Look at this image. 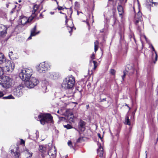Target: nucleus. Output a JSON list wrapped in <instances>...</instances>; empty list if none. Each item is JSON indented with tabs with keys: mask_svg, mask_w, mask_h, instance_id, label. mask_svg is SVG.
<instances>
[{
	"mask_svg": "<svg viewBox=\"0 0 158 158\" xmlns=\"http://www.w3.org/2000/svg\"><path fill=\"white\" fill-rule=\"evenodd\" d=\"M115 71L113 69H111L110 70V73L112 75H114L115 73Z\"/></svg>",
	"mask_w": 158,
	"mask_h": 158,
	"instance_id": "32",
	"label": "nucleus"
},
{
	"mask_svg": "<svg viewBox=\"0 0 158 158\" xmlns=\"http://www.w3.org/2000/svg\"><path fill=\"white\" fill-rule=\"evenodd\" d=\"M9 67L10 68L11 67V69L12 70H13L15 68L14 64L13 62L10 63V65Z\"/></svg>",
	"mask_w": 158,
	"mask_h": 158,
	"instance_id": "31",
	"label": "nucleus"
},
{
	"mask_svg": "<svg viewBox=\"0 0 158 158\" xmlns=\"http://www.w3.org/2000/svg\"><path fill=\"white\" fill-rule=\"evenodd\" d=\"M56 149L55 147H53L49 150L48 153L50 158H56Z\"/></svg>",
	"mask_w": 158,
	"mask_h": 158,
	"instance_id": "11",
	"label": "nucleus"
},
{
	"mask_svg": "<svg viewBox=\"0 0 158 158\" xmlns=\"http://www.w3.org/2000/svg\"><path fill=\"white\" fill-rule=\"evenodd\" d=\"M13 54V52H10L9 53V56L11 58V56H12V54Z\"/></svg>",
	"mask_w": 158,
	"mask_h": 158,
	"instance_id": "38",
	"label": "nucleus"
},
{
	"mask_svg": "<svg viewBox=\"0 0 158 158\" xmlns=\"http://www.w3.org/2000/svg\"><path fill=\"white\" fill-rule=\"evenodd\" d=\"M21 2V0L19 1V2Z\"/></svg>",
	"mask_w": 158,
	"mask_h": 158,
	"instance_id": "54",
	"label": "nucleus"
},
{
	"mask_svg": "<svg viewBox=\"0 0 158 158\" xmlns=\"http://www.w3.org/2000/svg\"><path fill=\"white\" fill-rule=\"evenodd\" d=\"M152 51H154L155 53V57H154L155 60H154V58H153V57H152V60H153L154 63H156V62L157 60V53H156V51L155 50L154 48V47H153V46H152Z\"/></svg>",
	"mask_w": 158,
	"mask_h": 158,
	"instance_id": "24",
	"label": "nucleus"
},
{
	"mask_svg": "<svg viewBox=\"0 0 158 158\" xmlns=\"http://www.w3.org/2000/svg\"><path fill=\"white\" fill-rule=\"evenodd\" d=\"M117 9L119 15H122L124 12L122 6L120 5H118L117 7Z\"/></svg>",
	"mask_w": 158,
	"mask_h": 158,
	"instance_id": "21",
	"label": "nucleus"
},
{
	"mask_svg": "<svg viewBox=\"0 0 158 158\" xmlns=\"http://www.w3.org/2000/svg\"><path fill=\"white\" fill-rule=\"evenodd\" d=\"M68 29L69 30H70V31H69V32L71 34V33H72V27H69V28H68Z\"/></svg>",
	"mask_w": 158,
	"mask_h": 158,
	"instance_id": "39",
	"label": "nucleus"
},
{
	"mask_svg": "<svg viewBox=\"0 0 158 158\" xmlns=\"http://www.w3.org/2000/svg\"><path fill=\"white\" fill-rule=\"evenodd\" d=\"M153 3H154L155 5H157V3L153 2L152 0H146V4L147 6H152Z\"/></svg>",
	"mask_w": 158,
	"mask_h": 158,
	"instance_id": "22",
	"label": "nucleus"
},
{
	"mask_svg": "<svg viewBox=\"0 0 158 158\" xmlns=\"http://www.w3.org/2000/svg\"><path fill=\"white\" fill-rule=\"evenodd\" d=\"M11 151L12 152H13L14 154L15 155V157L16 158H19V156L20 155V153L18 152H14L13 151H12V150H11Z\"/></svg>",
	"mask_w": 158,
	"mask_h": 158,
	"instance_id": "29",
	"label": "nucleus"
},
{
	"mask_svg": "<svg viewBox=\"0 0 158 158\" xmlns=\"http://www.w3.org/2000/svg\"><path fill=\"white\" fill-rule=\"evenodd\" d=\"M33 10L32 11L31 17L34 16V19L37 15L38 12L37 11L38 8V6L37 5H34L33 6Z\"/></svg>",
	"mask_w": 158,
	"mask_h": 158,
	"instance_id": "12",
	"label": "nucleus"
},
{
	"mask_svg": "<svg viewBox=\"0 0 158 158\" xmlns=\"http://www.w3.org/2000/svg\"><path fill=\"white\" fill-rule=\"evenodd\" d=\"M8 27L5 25L0 24V35L3 37H5L7 34V30Z\"/></svg>",
	"mask_w": 158,
	"mask_h": 158,
	"instance_id": "8",
	"label": "nucleus"
},
{
	"mask_svg": "<svg viewBox=\"0 0 158 158\" xmlns=\"http://www.w3.org/2000/svg\"><path fill=\"white\" fill-rule=\"evenodd\" d=\"M134 21L137 27V30L140 32L144 28V24L143 20Z\"/></svg>",
	"mask_w": 158,
	"mask_h": 158,
	"instance_id": "9",
	"label": "nucleus"
},
{
	"mask_svg": "<svg viewBox=\"0 0 158 158\" xmlns=\"http://www.w3.org/2000/svg\"><path fill=\"white\" fill-rule=\"evenodd\" d=\"M50 67H48V64L44 62L40 63L37 67V70L40 73H44Z\"/></svg>",
	"mask_w": 158,
	"mask_h": 158,
	"instance_id": "6",
	"label": "nucleus"
},
{
	"mask_svg": "<svg viewBox=\"0 0 158 158\" xmlns=\"http://www.w3.org/2000/svg\"><path fill=\"white\" fill-rule=\"evenodd\" d=\"M75 83V78L72 75L68 76L63 80L61 87L65 89H71L73 87Z\"/></svg>",
	"mask_w": 158,
	"mask_h": 158,
	"instance_id": "1",
	"label": "nucleus"
},
{
	"mask_svg": "<svg viewBox=\"0 0 158 158\" xmlns=\"http://www.w3.org/2000/svg\"><path fill=\"white\" fill-rule=\"evenodd\" d=\"M4 95L2 91H0V97H2Z\"/></svg>",
	"mask_w": 158,
	"mask_h": 158,
	"instance_id": "41",
	"label": "nucleus"
},
{
	"mask_svg": "<svg viewBox=\"0 0 158 158\" xmlns=\"http://www.w3.org/2000/svg\"><path fill=\"white\" fill-rule=\"evenodd\" d=\"M20 143L21 144H24L25 143V141L23 140V139H21V142Z\"/></svg>",
	"mask_w": 158,
	"mask_h": 158,
	"instance_id": "40",
	"label": "nucleus"
},
{
	"mask_svg": "<svg viewBox=\"0 0 158 158\" xmlns=\"http://www.w3.org/2000/svg\"><path fill=\"white\" fill-rule=\"evenodd\" d=\"M4 73L3 70L1 67H0V77Z\"/></svg>",
	"mask_w": 158,
	"mask_h": 158,
	"instance_id": "33",
	"label": "nucleus"
},
{
	"mask_svg": "<svg viewBox=\"0 0 158 158\" xmlns=\"http://www.w3.org/2000/svg\"><path fill=\"white\" fill-rule=\"evenodd\" d=\"M106 98H103L102 99H101V101H100V102H102L103 101H106Z\"/></svg>",
	"mask_w": 158,
	"mask_h": 158,
	"instance_id": "44",
	"label": "nucleus"
},
{
	"mask_svg": "<svg viewBox=\"0 0 158 158\" xmlns=\"http://www.w3.org/2000/svg\"><path fill=\"white\" fill-rule=\"evenodd\" d=\"M54 0L56 1H56H57L56 0Z\"/></svg>",
	"mask_w": 158,
	"mask_h": 158,
	"instance_id": "58",
	"label": "nucleus"
},
{
	"mask_svg": "<svg viewBox=\"0 0 158 158\" xmlns=\"http://www.w3.org/2000/svg\"><path fill=\"white\" fill-rule=\"evenodd\" d=\"M31 36V35H30V36H29L28 38V39L29 40H30L31 39V37L32 36Z\"/></svg>",
	"mask_w": 158,
	"mask_h": 158,
	"instance_id": "45",
	"label": "nucleus"
},
{
	"mask_svg": "<svg viewBox=\"0 0 158 158\" xmlns=\"http://www.w3.org/2000/svg\"><path fill=\"white\" fill-rule=\"evenodd\" d=\"M59 110H58L57 111V113H59Z\"/></svg>",
	"mask_w": 158,
	"mask_h": 158,
	"instance_id": "53",
	"label": "nucleus"
},
{
	"mask_svg": "<svg viewBox=\"0 0 158 158\" xmlns=\"http://www.w3.org/2000/svg\"><path fill=\"white\" fill-rule=\"evenodd\" d=\"M94 51L96 52L98 48V45L99 42L98 40H96L94 43Z\"/></svg>",
	"mask_w": 158,
	"mask_h": 158,
	"instance_id": "25",
	"label": "nucleus"
},
{
	"mask_svg": "<svg viewBox=\"0 0 158 158\" xmlns=\"http://www.w3.org/2000/svg\"><path fill=\"white\" fill-rule=\"evenodd\" d=\"M57 9H58V10H63L64 9V8H63V7L60 6H59V5H58V7H57Z\"/></svg>",
	"mask_w": 158,
	"mask_h": 158,
	"instance_id": "34",
	"label": "nucleus"
},
{
	"mask_svg": "<svg viewBox=\"0 0 158 158\" xmlns=\"http://www.w3.org/2000/svg\"><path fill=\"white\" fill-rule=\"evenodd\" d=\"M38 118L40 123L43 125L46 123L51 122L53 118L51 114H41L38 115Z\"/></svg>",
	"mask_w": 158,
	"mask_h": 158,
	"instance_id": "4",
	"label": "nucleus"
},
{
	"mask_svg": "<svg viewBox=\"0 0 158 158\" xmlns=\"http://www.w3.org/2000/svg\"><path fill=\"white\" fill-rule=\"evenodd\" d=\"M68 144L69 146L71 147L72 145V142L71 141H69Z\"/></svg>",
	"mask_w": 158,
	"mask_h": 158,
	"instance_id": "36",
	"label": "nucleus"
},
{
	"mask_svg": "<svg viewBox=\"0 0 158 158\" xmlns=\"http://www.w3.org/2000/svg\"><path fill=\"white\" fill-rule=\"evenodd\" d=\"M27 153L29 155L28 156V157H31L32 155V153H30L28 151H27Z\"/></svg>",
	"mask_w": 158,
	"mask_h": 158,
	"instance_id": "37",
	"label": "nucleus"
},
{
	"mask_svg": "<svg viewBox=\"0 0 158 158\" xmlns=\"http://www.w3.org/2000/svg\"><path fill=\"white\" fill-rule=\"evenodd\" d=\"M44 88L46 89H47V87H44Z\"/></svg>",
	"mask_w": 158,
	"mask_h": 158,
	"instance_id": "52",
	"label": "nucleus"
},
{
	"mask_svg": "<svg viewBox=\"0 0 158 158\" xmlns=\"http://www.w3.org/2000/svg\"><path fill=\"white\" fill-rule=\"evenodd\" d=\"M157 93L158 94V86L157 88Z\"/></svg>",
	"mask_w": 158,
	"mask_h": 158,
	"instance_id": "47",
	"label": "nucleus"
},
{
	"mask_svg": "<svg viewBox=\"0 0 158 158\" xmlns=\"http://www.w3.org/2000/svg\"><path fill=\"white\" fill-rule=\"evenodd\" d=\"M20 22L22 25L24 26L25 25L29 24L34 19V16H31L28 18L25 16H21L20 17Z\"/></svg>",
	"mask_w": 158,
	"mask_h": 158,
	"instance_id": "7",
	"label": "nucleus"
},
{
	"mask_svg": "<svg viewBox=\"0 0 158 158\" xmlns=\"http://www.w3.org/2000/svg\"><path fill=\"white\" fill-rule=\"evenodd\" d=\"M74 117L73 114L71 112L68 114L67 119L69 123L74 122Z\"/></svg>",
	"mask_w": 158,
	"mask_h": 158,
	"instance_id": "18",
	"label": "nucleus"
},
{
	"mask_svg": "<svg viewBox=\"0 0 158 158\" xmlns=\"http://www.w3.org/2000/svg\"><path fill=\"white\" fill-rule=\"evenodd\" d=\"M92 62H93L94 63V69L95 70V69H96V68H97V67L98 66L97 62L96 61H94V60L92 61V60H90V63H91Z\"/></svg>",
	"mask_w": 158,
	"mask_h": 158,
	"instance_id": "26",
	"label": "nucleus"
},
{
	"mask_svg": "<svg viewBox=\"0 0 158 158\" xmlns=\"http://www.w3.org/2000/svg\"><path fill=\"white\" fill-rule=\"evenodd\" d=\"M50 13H51V14H54V12H50Z\"/></svg>",
	"mask_w": 158,
	"mask_h": 158,
	"instance_id": "48",
	"label": "nucleus"
},
{
	"mask_svg": "<svg viewBox=\"0 0 158 158\" xmlns=\"http://www.w3.org/2000/svg\"><path fill=\"white\" fill-rule=\"evenodd\" d=\"M98 136L99 137V138H100V139H102V138L101 137L100 134L99 133H98Z\"/></svg>",
	"mask_w": 158,
	"mask_h": 158,
	"instance_id": "43",
	"label": "nucleus"
},
{
	"mask_svg": "<svg viewBox=\"0 0 158 158\" xmlns=\"http://www.w3.org/2000/svg\"><path fill=\"white\" fill-rule=\"evenodd\" d=\"M36 29V26L35 25L34 27L31 30V36H35L36 35L40 33V31L36 32L35 31Z\"/></svg>",
	"mask_w": 158,
	"mask_h": 158,
	"instance_id": "20",
	"label": "nucleus"
},
{
	"mask_svg": "<svg viewBox=\"0 0 158 158\" xmlns=\"http://www.w3.org/2000/svg\"><path fill=\"white\" fill-rule=\"evenodd\" d=\"M39 150L42 153L41 156L44 157L45 155V153H46L47 149L45 147L42 145L39 146Z\"/></svg>",
	"mask_w": 158,
	"mask_h": 158,
	"instance_id": "15",
	"label": "nucleus"
},
{
	"mask_svg": "<svg viewBox=\"0 0 158 158\" xmlns=\"http://www.w3.org/2000/svg\"><path fill=\"white\" fill-rule=\"evenodd\" d=\"M4 99H14V97L12 95H10L4 97L3 98Z\"/></svg>",
	"mask_w": 158,
	"mask_h": 158,
	"instance_id": "27",
	"label": "nucleus"
},
{
	"mask_svg": "<svg viewBox=\"0 0 158 158\" xmlns=\"http://www.w3.org/2000/svg\"><path fill=\"white\" fill-rule=\"evenodd\" d=\"M81 139V138H79L77 139V142H80V140Z\"/></svg>",
	"mask_w": 158,
	"mask_h": 158,
	"instance_id": "42",
	"label": "nucleus"
},
{
	"mask_svg": "<svg viewBox=\"0 0 158 158\" xmlns=\"http://www.w3.org/2000/svg\"><path fill=\"white\" fill-rule=\"evenodd\" d=\"M113 0H109V1H112ZM121 1H122L123 0H120Z\"/></svg>",
	"mask_w": 158,
	"mask_h": 158,
	"instance_id": "49",
	"label": "nucleus"
},
{
	"mask_svg": "<svg viewBox=\"0 0 158 158\" xmlns=\"http://www.w3.org/2000/svg\"><path fill=\"white\" fill-rule=\"evenodd\" d=\"M33 70L31 68H25L22 70L21 72L19 74V76L25 82L31 77V76Z\"/></svg>",
	"mask_w": 158,
	"mask_h": 158,
	"instance_id": "3",
	"label": "nucleus"
},
{
	"mask_svg": "<svg viewBox=\"0 0 158 158\" xmlns=\"http://www.w3.org/2000/svg\"><path fill=\"white\" fill-rule=\"evenodd\" d=\"M95 58V56L94 54V53H93L92 54V55L90 57V58L91 59L93 60V59H94Z\"/></svg>",
	"mask_w": 158,
	"mask_h": 158,
	"instance_id": "35",
	"label": "nucleus"
},
{
	"mask_svg": "<svg viewBox=\"0 0 158 158\" xmlns=\"http://www.w3.org/2000/svg\"><path fill=\"white\" fill-rule=\"evenodd\" d=\"M134 72V69L131 68V69H130V70H126L123 71V75L122 76V78L123 80H124V78L125 77V76L127 74V72H129L130 73H133Z\"/></svg>",
	"mask_w": 158,
	"mask_h": 158,
	"instance_id": "19",
	"label": "nucleus"
},
{
	"mask_svg": "<svg viewBox=\"0 0 158 158\" xmlns=\"http://www.w3.org/2000/svg\"><path fill=\"white\" fill-rule=\"evenodd\" d=\"M64 127L66 128L67 129H70L72 128V126L69 124H67V125H64Z\"/></svg>",
	"mask_w": 158,
	"mask_h": 158,
	"instance_id": "30",
	"label": "nucleus"
},
{
	"mask_svg": "<svg viewBox=\"0 0 158 158\" xmlns=\"http://www.w3.org/2000/svg\"><path fill=\"white\" fill-rule=\"evenodd\" d=\"M127 0H126V2Z\"/></svg>",
	"mask_w": 158,
	"mask_h": 158,
	"instance_id": "59",
	"label": "nucleus"
},
{
	"mask_svg": "<svg viewBox=\"0 0 158 158\" xmlns=\"http://www.w3.org/2000/svg\"><path fill=\"white\" fill-rule=\"evenodd\" d=\"M126 121H125V123L127 125H130V120L129 119V117L128 116H127L125 118Z\"/></svg>",
	"mask_w": 158,
	"mask_h": 158,
	"instance_id": "28",
	"label": "nucleus"
},
{
	"mask_svg": "<svg viewBox=\"0 0 158 158\" xmlns=\"http://www.w3.org/2000/svg\"><path fill=\"white\" fill-rule=\"evenodd\" d=\"M87 24L88 25H89V23H87Z\"/></svg>",
	"mask_w": 158,
	"mask_h": 158,
	"instance_id": "57",
	"label": "nucleus"
},
{
	"mask_svg": "<svg viewBox=\"0 0 158 158\" xmlns=\"http://www.w3.org/2000/svg\"><path fill=\"white\" fill-rule=\"evenodd\" d=\"M99 148L97 149L98 155L100 157H102L103 155V149L100 144L98 145Z\"/></svg>",
	"mask_w": 158,
	"mask_h": 158,
	"instance_id": "14",
	"label": "nucleus"
},
{
	"mask_svg": "<svg viewBox=\"0 0 158 158\" xmlns=\"http://www.w3.org/2000/svg\"><path fill=\"white\" fill-rule=\"evenodd\" d=\"M14 94L18 97L21 96L23 95L22 90L19 87L17 88L14 92Z\"/></svg>",
	"mask_w": 158,
	"mask_h": 158,
	"instance_id": "16",
	"label": "nucleus"
},
{
	"mask_svg": "<svg viewBox=\"0 0 158 158\" xmlns=\"http://www.w3.org/2000/svg\"><path fill=\"white\" fill-rule=\"evenodd\" d=\"M41 15H42V14H40V16H41Z\"/></svg>",
	"mask_w": 158,
	"mask_h": 158,
	"instance_id": "56",
	"label": "nucleus"
},
{
	"mask_svg": "<svg viewBox=\"0 0 158 158\" xmlns=\"http://www.w3.org/2000/svg\"><path fill=\"white\" fill-rule=\"evenodd\" d=\"M39 82V81L35 78L31 77L28 80L24 82V86L28 88H31L36 85Z\"/></svg>",
	"mask_w": 158,
	"mask_h": 158,
	"instance_id": "5",
	"label": "nucleus"
},
{
	"mask_svg": "<svg viewBox=\"0 0 158 158\" xmlns=\"http://www.w3.org/2000/svg\"><path fill=\"white\" fill-rule=\"evenodd\" d=\"M60 77V74L58 72H53L49 73L48 74V77L54 80H56L59 79Z\"/></svg>",
	"mask_w": 158,
	"mask_h": 158,
	"instance_id": "10",
	"label": "nucleus"
},
{
	"mask_svg": "<svg viewBox=\"0 0 158 158\" xmlns=\"http://www.w3.org/2000/svg\"><path fill=\"white\" fill-rule=\"evenodd\" d=\"M60 14H63V13L62 12H61V11H60Z\"/></svg>",
	"mask_w": 158,
	"mask_h": 158,
	"instance_id": "51",
	"label": "nucleus"
},
{
	"mask_svg": "<svg viewBox=\"0 0 158 158\" xmlns=\"http://www.w3.org/2000/svg\"><path fill=\"white\" fill-rule=\"evenodd\" d=\"M145 155H146V158H147V151H146L145 152Z\"/></svg>",
	"mask_w": 158,
	"mask_h": 158,
	"instance_id": "46",
	"label": "nucleus"
},
{
	"mask_svg": "<svg viewBox=\"0 0 158 158\" xmlns=\"http://www.w3.org/2000/svg\"><path fill=\"white\" fill-rule=\"evenodd\" d=\"M6 59L5 58L4 55L0 52V64H2L5 61Z\"/></svg>",
	"mask_w": 158,
	"mask_h": 158,
	"instance_id": "23",
	"label": "nucleus"
},
{
	"mask_svg": "<svg viewBox=\"0 0 158 158\" xmlns=\"http://www.w3.org/2000/svg\"><path fill=\"white\" fill-rule=\"evenodd\" d=\"M56 3L57 4L58 6V2L57 1H56Z\"/></svg>",
	"mask_w": 158,
	"mask_h": 158,
	"instance_id": "50",
	"label": "nucleus"
},
{
	"mask_svg": "<svg viewBox=\"0 0 158 158\" xmlns=\"http://www.w3.org/2000/svg\"><path fill=\"white\" fill-rule=\"evenodd\" d=\"M78 127L81 131H84L85 129V123L82 120L80 121Z\"/></svg>",
	"mask_w": 158,
	"mask_h": 158,
	"instance_id": "13",
	"label": "nucleus"
},
{
	"mask_svg": "<svg viewBox=\"0 0 158 158\" xmlns=\"http://www.w3.org/2000/svg\"><path fill=\"white\" fill-rule=\"evenodd\" d=\"M44 0H43L41 1V2H42L43 1H44Z\"/></svg>",
	"mask_w": 158,
	"mask_h": 158,
	"instance_id": "55",
	"label": "nucleus"
},
{
	"mask_svg": "<svg viewBox=\"0 0 158 158\" xmlns=\"http://www.w3.org/2000/svg\"><path fill=\"white\" fill-rule=\"evenodd\" d=\"M14 84L13 80L9 76H4L0 78V85L3 88H10L12 87Z\"/></svg>",
	"mask_w": 158,
	"mask_h": 158,
	"instance_id": "2",
	"label": "nucleus"
},
{
	"mask_svg": "<svg viewBox=\"0 0 158 158\" xmlns=\"http://www.w3.org/2000/svg\"><path fill=\"white\" fill-rule=\"evenodd\" d=\"M143 20V18L142 17V13L139 11L138 12L137 14L135 15V18L134 21H136L137 20Z\"/></svg>",
	"mask_w": 158,
	"mask_h": 158,
	"instance_id": "17",
	"label": "nucleus"
}]
</instances>
